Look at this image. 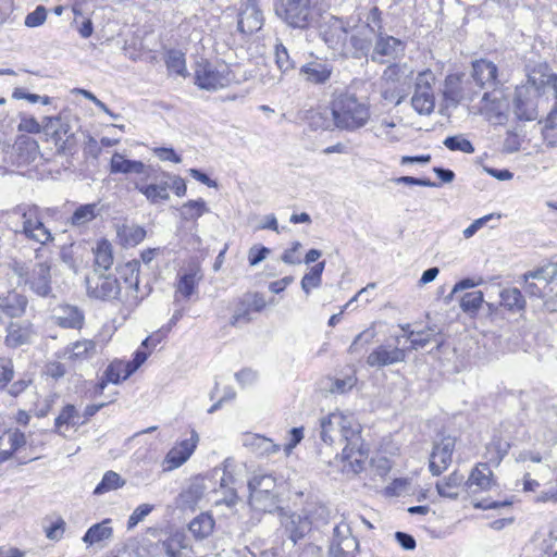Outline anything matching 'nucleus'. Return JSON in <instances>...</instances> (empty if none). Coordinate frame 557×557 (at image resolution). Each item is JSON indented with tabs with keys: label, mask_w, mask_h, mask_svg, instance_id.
Wrapping results in <instances>:
<instances>
[{
	"label": "nucleus",
	"mask_w": 557,
	"mask_h": 557,
	"mask_svg": "<svg viewBox=\"0 0 557 557\" xmlns=\"http://www.w3.org/2000/svg\"><path fill=\"white\" fill-rule=\"evenodd\" d=\"M320 437L325 444L336 441L345 443L343 461L348 462L354 473L360 472L369 455V448L360 435V424L351 416L332 412L320 420Z\"/></svg>",
	"instance_id": "obj_1"
},
{
	"label": "nucleus",
	"mask_w": 557,
	"mask_h": 557,
	"mask_svg": "<svg viewBox=\"0 0 557 557\" xmlns=\"http://www.w3.org/2000/svg\"><path fill=\"white\" fill-rule=\"evenodd\" d=\"M41 248L35 250V258L38 260L34 264L24 261H14L12 265L13 273L18 277L32 293L41 298L53 296L50 260H39L41 258Z\"/></svg>",
	"instance_id": "obj_2"
},
{
	"label": "nucleus",
	"mask_w": 557,
	"mask_h": 557,
	"mask_svg": "<svg viewBox=\"0 0 557 557\" xmlns=\"http://www.w3.org/2000/svg\"><path fill=\"white\" fill-rule=\"evenodd\" d=\"M331 113L334 125L346 131L363 127L370 119V108L352 94H342L332 102Z\"/></svg>",
	"instance_id": "obj_3"
},
{
	"label": "nucleus",
	"mask_w": 557,
	"mask_h": 557,
	"mask_svg": "<svg viewBox=\"0 0 557 557\" xmlns=\"http://www.w3.org/2000/svg\"><path fill=\"white\" fill-rule=\"evenodd\" d=\"M497 75L498 69L492 61L481 59L472 63L470 78L473 81L475 87L479 91L482 89H492V91H484L482 96V102H484L483 109L500 112L506 103H503V100L498 97L502 92L496 90L499 85Z\"/></svg>",
	"instance_id": "obj_4"
},
{
	"label": "nucleus",
	"mask_w": 557,
	"mask_h": 557,
	"mask_svg": "<svg viewBox=\"0 0 557 557\" xmlns=\"http://www.w3.org/2000/svg\"><path fill=\"white\" fill-rule=\"evenodd\" d=\"M249 505L263 512L277 508L278 493L276 480L270 473L257 472L248 481Z\"/></svg>",
	"instance_id": "obj_5"
},
{
	"label": "nucleus",
	"mask_w": 557,
	"mask_h": 557,
	"mask_svg": "<svg viewBox=\"0 0 557 557\" xmlns=\"http://www.w3.org/2000/svg\"><path fill=\"white\" fill-rule=\"evenodd\" d=\"M275 15L287 26L306 29L314 21L312 0H274Z\"/></svg>",
	"instance_id": "obj_6"
},
{
	"label": "nucleus",
	"mask_w": 557,
	"mask_h": 557,
	"mask_svg": "<svg viewBox=\"0 0 557 557\" xmlns=\"http://www.w3.org/2000/svg\"><path fill=\"white\" fill-rule=\"evenodd\" d=\"M12 213L21 215L23 220L21 233L27 239L40 245L53 242L54 237L51 231L44 224L38 206L22 203L14 207Z\"/></svg>",
	"instance_id": "obj_7"
},
{
	"label": "nucleus",
	"mask_w": 557,
	"mask_h": 557,
	"mask_svg": "<svg viewBox=\"0 0 557 557\" xmlns=\"http://www.w3.org/2000/svg\"><path fill=\"white\" fill-rule=\"evenodd\" d=\"M234 75L226 64H214L207 60L197 62L195 69L196 85L206 90L214 91L227 87Z\"/></svg>",
	"instance_id": "obj_8"
},
{
	"label": "nucleus",
	"mask_w": 557,
	"mask_h": 557,
	"mask_svg": "<svg viewBox=\"0 0 557 557\" xmlns=\"http://www.w3.org/2000/svg\"><path fill=\"white\" fill-rule=\"evenodd\" d=\"M75 119L69 113L62 112L57 116H45L42 119V128L47 135H50L59 150L70 149L74 140L72 122Z\"/></svg>",
	"instance_id": "obj_9"
},
{
	"label": "nucleus",
	"mask_w": 557,
	"mask_h": 557,
	"mask_svg": "<svg viewBox=\"0 0 557 557\" xmlns=\"http://www.w3.org/2000/svg\"><path fill=\"white\" fill-rule=\"evenodd\" d=\"M86 290L89 298L109 301L117 298L121 293V285L115 276L92 271L86 277Z\"/></svg>",
	"instance_id": "obj_10"
},
{
	"label": "nucleus",
	"mask_w": 557,
	"mask_h": 557,
	"mask_svg": "<svg viewBox=\"0 0 557 557\" xmlns=\"http://www.w3.org/2000/svg\"><path fill=\"white\" fill-rule=\"evenodd\" d=\"M473 81L459 75H448L445 78L443 96L448 106L457 107L463 101H472L479 95Z\"/></svg>",
	"instance_id": "obj_11"
},
{
	"label": "nucleus",
	"mask_w": 557,
	"mask_h": 557,
	"mask_svg": "<svg viewBox=\"0 0 557 557\" xmlns=\"http://www.w3.org/2000/svg\"><path fill=\"white\" fill-rule=\"evenodd\" d=\"M358 540L352 535L350 525L344 521L333 528L329 545V557H356Z\"/></svg>",
	"instance_id": "obj_12"
},
{
	"label": "nucleus",
	"mask_w": 557,
	"mask_h": 557,
	"mask_svg": "<svg viewBox=\"0 0 557 557\" xmlns=\"http://www.w3.org/2000/svg\"><path fill=\"white\" fill-rule=\"evenodd\" d=\"M540 96L533 86H520L515 90L512 109L517 119L534 121L539 117Z\"/></svg>",
	"instance_id": "obj_13"
},
{
	"label": "nucleus",
	"mask_w": 557,
	"mask_h": 557,
	"mask_svg": "<svg viewBox=\"0 0 557 557\" xmlns=\"http://www.w3.org/2000/svg\"><path fill=\"white\" fill-rule=\"evenodd\" d=\"M405 51L406 44L403 40L386 33H380L373 46L371 60L383 64L404 57Z\"/></svg>",
	"instance_id": "obj_14"
},
{
	"label": "nucleus",
	"mask_w": 557,
	"mask_h": 557,
	"mask_svg": "<svg viewBox=\"0 0 557 557\" xmlns=\"http://www.w3.org/2000/svg\"><path fill=\"white\" fill-rule=\"evenodd\" d=\"M455 446L456 437L450 435H442L434 441L429 462L433 475H440L450 466Z\"/></svg>",
	"instance_id": "obj_15"
},
{
	"label": "nucleus",
	"mask_w": 557,
	"mask_h": 557,
	"mask_svg": "<svg viewBox=\"0 0 557 557\" xmlns=\"http://www.w3.org/2000/svg\"><path fill=\"white\" fill-rule=\"evenodd\" d=\"M321 36L325 45L341 55L348 37L347 23L342 18L331 16L322 26Z\"/></svg>",
	"instance_id": "obj_16"
},
{
	"label": "nucleus",
	"mask_w": 557,
	"mask_h": 557,
	"mask_svg": "<svg viewBox=\"0 0 557 557\" xmlns=\"http://www.w3.org/2000/svg\"><path fill=\"white\" fill-rule=\"evenodd\" d=\"M263 23V13L260 10L257 0H246L242 3L237 20L238 32L245 35H251L260 30Z\"/></svg>",
	"instance_id": "obj_17"
},
{
	"label": "nucleus",
	"mask_w": 557,
	"mask_h": 557,
	"mask_svg": "<svg viewBox=\"0 0 557 557\" xmlns=\"http://www.w3.org/2000/svg\"><path fill=\"white\" fill-rule=\"evenodd\" d=\"M199 443V435L191 430L190 437L177 442L166 454L164 463L166 470H174L184 465L194 454Z\"/></svg>",
	"instance_id": "obj_18"
},
{
	"label": "nucleus",
	"mask_w": 557,
	"mask_h": 557,
	"mask_svg": "<svg viewBox=\"0 0 557 557\" xmlns=\"http://www.w3.org/2000/svg\"><path fill=\"white\" fill-rule=\"evenodd\" d=\"M28 296L22 292L12 290L0 299V314L2 313L10 320H17L26 317L28 312H34Z\"/></svg>",
	"instance_id": "obj_19"
},
{
	"label": "nucleus",
	"mask_w": 557,
	"mask_h": 557,
	"mask_svg": "<svg viewBox=\"0 0 557 557\" xmlns=\"http://www.w3.org/2000/svg\"><path fill=\"white\" fill-rule=\"evenodd\" d=\"M34 335V325L29 320H10L5 325L4 345L17 348L30 343Z\"/></svg>",
	"instance_id": "obj_20"
},
{
	"label": "nucleus",
	"mask_w": 557,
	"mask_h": 557,
	"mask_svg": "<svg viewBox=\"0 0 557 557\" xmlns=\"http://www.w3.org/2000/svg\"><path fill=\"white\" fill-rule=\"evenodd\" d=\"M333 70V64L329 60L317 58L304 64L299 74L308 84L324 85L331 79Z\"/></svg>",
	"instance_id": "obj_21"
},
{
	"label": "nucleus",
	"mask_w": 557,
	"mask_h": 557,
	"mask_svg": "<svg viewBox=\"0 0 557 557\" xmlns=\"http://www.w3.org/2000/svg\"><path fill=\"white\" fill-rule=\"evenodd\" d=\"M495 485L496 481L494 479L493 471L486 462L478 463L466 480V491L469 495L490 491Z\"/></svg>",
	"instance_id": "obj_22"
},
{
	"label": "nucleus",
	"mask_w": 557,
	"mask_h": 557,
	"mask_svg": "<svg viewBox=\"0 0 557 557\" xmlns=\"http://www.w3.org/2000/svg\"><path fill=\"white\" fill-rule=\"evenodd\" d=\"M52 319L61 327L81 330L85 323V313L77 306L61 304L54 308Z\"/></svg>",
	"instance_id": "obj_23"
},
{
	"label": "nucleus",
	"mask_w": 557,
	"mask_h": 557,
	"mask_svg": "<svg viewBox=\"0 0 557 557\" xmlns=\"http://www.w3.org/2000/svg\"><path fill=\"white\" fill-rule=\"evenodd\" d=\"M282 527L288 535V539L296 544L300 539L308 534L311 530L313 521L308 516L292 512L282 516Z\"/></svg>",
	"instance_id": "obj_24"
},
{
	"label": "nucleus",
	"mask_w": 557,
	"mask_h": 557,
	"mask_svg": "<svg viewBox=\"0 0 557 557\" xmlns=\"http://www.w3.org/2000/svg\"><path fill=\"white\" fill-rule=\"evenodd\" d=\"M406 352L404 349L380 345L373 349L367 358V364L370 367L383 368L405 361Z\"/></svg>",
	"instance_id": "obj_25"
},
{
	"label": "nucleus",
	"mask_w": 557,
	"mask_h": 557,
	"mask_svg": "<svg viewBox=\"0 0 557 557\" xmlns=\"http://www.w3.org/2000/svg\"><path fill=\"white\" fill-rule=\"evenodd\" d=\"M466 488V479L459 471H454L436 482L435 488L441 497L456 500L460 491Z\"/></svg>",
	"instance_id": "obj_26"
},
{
	"label": "nucleus",
	"mask_w": 557,
	"mask_h": 557,
	"mask_svg": "<svg viewBox=\"0 0 557 557\" xmlns=\"http://www.w3.org/2000/svg\"><path fill=\"white\" fill-rule=\"evenodd\" d=\"M371 40L361 33L348 35L342 57L361 59L367 57L371 49Z\"/></svg>",
	"instance_id": "obj_27"
},
{
	"label": "nucleus",
	"mask_w": 557,
	"mask_h": 557,
	"mask_svg": "<svg viewBox=\"0 0 557 557\" xmlns=\"http://www.w3.org/2000/svg\"><path fill=\"white\" fill-rule=\"evenodd\" d=\"M440 334L441 332L433 325L426 326L424 330L420 331H410L407 335V339L411 344V349L414 350L424 348L431 342H436V349H440L443 345V341L437 338Z\"/></svg>",
	"instance_id": "obj_28"
},
{
	"label": "nucleus",
	"mask_w": 557,
	"mask_h": 557,
	"mask_svg": "<svg viewBox=\"0 0 557 557\" xmlns=\"http://www.w3.org/2000/svg\"><path fill=\"white\" fill-rule=\"evenodd\" d=\"M215 521L209 512H201L188 524V530L196 541L208 539L214 530Z\"/></svg>",
	"instance_id": "obj_29"
},
{
	"label": "nucleus",
	"mask_w": 557,
	"mask_h": 557,
	"mask_svg": "<svg viewBox=\"0 0 557 557\" xmlns=\"http://www.w3.org/2000/svg\"><path fill=\"white\" fill-rule=\"evenodd\" d=\"M147 166L141 161L128 160L123 154L114 152L110 162V172L113 174H145Z\"/></svg>",
	"instance_id": "obj_30"
},
{
	"label": "nucleus",
	"mask_w": 557,
	"mask_h": 557,
	"mask_svg": "<svg viewBox=\"0 0 557 557\" xmlns=\"http://www.w3.org/2000/svg\"><path fill=\"white\" fill-rule=\"evenodd\" d=\"M139 270L140 262L137 260L128 261L119 268V273L124 280L126 288L129 289L131 296L135 299L138 298Z\"/></svg>",
	"instance_id": "obj_31"
},
{
	"label": "nucleus",
	"mask_w": 557,
	"mask_h": 557,
	"mask_svg": "<svg viewBox=\"0 0 557 557\" xmlns=\"http://www.w3.org/2000/svg\"><path fill=\"white\" fill-rule=\"evenodd\" d=\"M244 445L259 456H270L280 450V445L274 444L272 440L259 434L247 435Z\"/></svg>",
	"instance_id": "obj_32"
},
{
	"label": "nucleus",
	"mask_w": 557,
	"mask_h": 557,
	"mask_svg": "<svg viewBox=\"0 0 557 557\" xmlns=\"http://www.w3.org/2000/svg\"><path fill=\"white\" fill-rule=\"evenodd\" d=\"M206 490L203 479L196 478L188 487L180 494L182 505L187 508H194L202 499Z\"/></svg>",
	"instance_id": "obj_33"
},
{
	"label": "nucleus",
	"mask_w": 557,
	"mask_h": 557,
	"mask_svg": "<svg viewBox=\"0 0 557 557\" xmlns=\"http://www.w3.org/2000/svg\"><path fill=\"white\" fill-rule=\"evenodd\" d=\"M413 70L408 63H393L383 72V78L388 83L407 84L412 79Z\"/></svg>",
	"instance_id": "obj_34"
},
{
	"label": "nucleus",
	"mask_w": 557,
	"mask_h": 557,
	"mask_svg": "<svg viewBox=\"0 0 557 557\" xmlns=\"http://www.w3.org/2000/svg\"><path fill=\"white\" fill-rule=\"evenodd\" d=\"M97 354V344L91 339L77 341L65 348L64 356L71 360L90 358Z\"/></svg>",
	"instance_id": "obj_35"
},
{
	"label": "nucleus",
	"mask_w": 557,
	"mask_h": 557,
	"mask_svg": "<svg viewBox=\"0 0 557 557\" xmlns=\"http://www.w3.org/2000/svg\"><path fill=\"white\" fill-rule=\"evenodd\" d=\"M113 264V251L112 245L107 240L102 239L98 242L95 249V269L106 273Z\"/></svg>",
	"instance_id": "obj_36"
},
{
	"label": "nucleus",
	"mask_w": 557,
	"mask_h": 557,
	"mask_svg": "<svg viewBox=\"0 0 557 557\" xmlns=\"http://www.w3.org/2000/svg\"><path fill=\"white\" fill-rule=\"evenodd\" d=\"M161 545L168 557H183L182 550L189 547L186 534L180 531L172 533Z\"/></svg>",
	"instance_id": "obj_37"
},
{
	"label": "nucleus",
	"mask_w": 557,
	"mask_h": 557,
	"mask_svg": "<svg viewBox=\"0 0 557 557\" xmlns=\"http://www.w3.org/2000/svg\"><path fill=\"white\" fill-rule=\"evenodd\" d=\"M100 208L99 205L94 203H86L81 205L75 209L72 216L70 218V224L72 226H83L96 219L100 214Z\"/></svg>",
	"instance_id": "obj_38"
},
{
	"label": "nucleus",
	"mask_w": 557,
	"mask_h": 557,
	"mask_svg": "<svg viewBox=\"0 0 557 557\" xmlns=\"http://www.w3.org/2000/svg\"><path fill=\"white\" fill-rule=\"evenodd\" d=\"M169 188L170 184L168 182L147 185L136 184V189L145 195L151 203H159L160 201L168 200L170 198Z\"/></svg>",
	"instance_id": "obj_39"
},
{
	"label": "nucleus",
	"mask_w": 557,
	"mask_h": 557,
	"mask_svg": "<svg viewBox=\"0 0 557 557\" xmlns=\"http://www.w3.org/2000/svg\"><path fill=\"white\" fill-rule=\"evenodd\" d=\"M109 523L110 520H104L91 525L83 536V542L87 545H94L101 541L109 540L113 534V530L109 527Z\"/></svg>",
	"instance_id": "obj_40"
},
{
	"label": "nucleus",
	"mask_w": 557,
	"mask_h": 557,
	"mask_svg": "<svg viewBox=\"0 0 557 557\" xmlns=\"http://www.w3.org/2000/svg\"><path fill=\"white\" fill-rule=\"evenodd\" d=\"M413 110L421 115H429L434 111L435 97L434 92H423L414 90L411 98Z\"/></svg>",
	"instance_id": "obj_41"
},
{
	"label": "nucleus",
	"mask_w": 557,
	"mask_h": 557,
	"mask_svg": "<svg viewBox=\"0 0 557 557\" xmlns=\"http://www.w3.org/2000/svg\"><path fill=\"white\" fill-rule=\"evenodd\" d=\"M234 484L233 476L231 474L226 475L224 472L223 478L221 479V490H223V497L220 499H216L214 502V506L225 505L228 508H233L239 500V497L233 486Z\"/></svg>",
	"instance_id": "obj_42"
},
{
	"label": "nucleus",
	"mask_w": 557,
	"mask_h": 557,
	"mask_svg": "<svg viewBox=\"0 0 557 557\" xmlns=\"http://www.w3.org/2000/svg\"><path fill=\"white\" fill-rule=\"evenodd\" d=\"M500 301L504 307L507 309L515 311V310H522L525 306V300L521 292L516 288H506L502 290L500 293Z\"/></svg>",
	"instance_id": "obj_43"
},
{
	"label": "nucleus",
	"mask_w": 557,
	"mask_h": 557,
	"mask_svg": "<svg viewBox=\"0 0 557 557\" xmlns=\"http://www.w3.org/2000/svg\"><path fill=\"white\" fill-rule=\"evenodd\" d=\"M542 135L547 146L557 147V107L545 119Z\"/></svg>",
	"instance_id": "obj_44"
},
{
	"label": "nucleus",
	"mask_w": 557,
	"mask_h": 557,
	"mask_svg": "<svg viewBox=\"0 0 557 557\" xmlns=\"http://www.w3.org/2000/svg\"><path fill=\"white\" fill-rule=\"evenodd\" d=\"M124 484L125 480H123L119 473L114 471H107L100 483L96 486L94 494L102 495L107 492L117 490L124 486Z\"/></svg>",
	"instance_id": "obj_45"
},
{
	"label": "nucleus",
	"mask_w": 557,
	"mask_h": 557,
	"mask_svg": "<svg viewBox=\"0 0 557 557\" xmlns=\"http://www.w3.org/2000/svg\"><path fill=\"white\" fill-rule=\"evenodd\" d=\"M209 209L207 208V203L203 199L189 200L182 206L181 216L186 221L197 220Z\"/></svg>",
	"instance_id": "obj_46"
},
{
	"label": "nucleus",
	"mask_w": 557,
	"mask_h": 557,
	"mask_svg": "<svg viewBox=\"0 0 557 557\" xmlns=\"http://www.w3.org/2000/svg\"><path fill=\"white\" fill-rule=\"evenodd\" d=\"M166 67L170 72L181 76H186V60L185 54L180 50H169L165 58Z\"/></svg>",
	"instance_id": "obj_47"
},
{
	"label": "nucleus",
	"mask_w": 557,
	"mask_h": 557,
	"mask_svg": "<svg viewBox=\"0 0 557 557\" xmlns=\"http://www.w3.org/2000/svg\"><path fill=\"white\" fill-rule=\"evenodd\" d=\"M197 288L196 273H185L177 282L175 290V301L178 300V295L185 299H189Z\"/></svg>",
	"instance_id": "obj_48"
},
{
	"label": "nucleus",
	"mask_w": 557,
	"mask_h": 557,
	"mask_svg": "<svg viewBox=\"0 0 557 557\" xmlns=\"http://www.w3.org/2000/svg\"><path fill=\"white\" fill-rule=\"evenodd\" d=\"M483 297L481 290L466 293L460 299V308L463 312L475 313L484 301Z\"/></svg>",
	"instance_id": "obj_49"
},
{
	"label": "nucleus",
	"mask_w": 557,
	"mask_h": 557,
	"mask_svg": "<svg viewBox=\"0 0 557 557\" xmlns=\"http://www.w3.org/2000/svg\"><path fill=\"white\" fill-rule=\"evenodd\" d=\"M250 310L249 304L247 300H245L243 297L238 299L234 313L230 320V324L232 326H238L244 323H249L251 321L250 317Z\"/></svg>",
	"instance_id": "obj_50"
},
{
	"label": "nucleus",
	"mask_w": 557,
	"mask_h": 557,
	"mask_svg": "<svg viewBox=\"0 0 557 557\" xmlns=\"http://www.w3.org/2000/svg\"><path fill=\"white\" fill-rule=\"evenodd\" d=\"M444 145L450 151H461L465 153L474 152V147L471 141L465 138L462 135L448 136L444 140Z\"/></svg>",
	"instance_id": "obj_51"
},
{
	"label": "nucleus",
	"mask_w": 557,
	"mask_h": 557,
	"mask_svg": "<svg viewBox=\"0 0 557 557\" xmlns=\"http://www.w3.org/2000/svg\"><path fill=\"white\" fill-rule=\"evenodd\" d=\"M394 122H389L387 120H383L380 125L374 127V135L377 138H381L385 140L388 144H395L400 140L401 136L397 135L393 132V128L395 127Z\"/></svg>",
	"instance_id": "obj_52"
},
{
	"label": "nucleus",
	"mask_w": 557,
	"mask_h": 557,
	"mask_svg": "<svg viewBox=\"0 0 557 557\" xmlns=\"http://www.w3.org/2000/svg\"><path fill=\"white\" fill-rule=\"evenodd\" d=\"M435 75L431 70H424L418 73L414 79V90L423 92H433Z\"/></svg>",
	"instance_id": "obj_53"
},
{
	"label": "nucleus",
	"mask_w": 557,
	"mask_h": 557,
	"mask_svg": "<svg viewBox=\"0 0 557 557\" xmlns=\"http://www.w3.org/2000/svg\"><path fill=\"white\" fill-rule=\"evenodd\" d=\"M20 122L17 124V131L27 134H39L44 132L42 122L39 123L34 116L21 113L18 115Z\"/></svg>",
	"instance_id": "obj_54"
},
{
	"label": "nucleus",
	"mask_w": 557,
	"mask_h": 557,
	"mask_svg": "<svg viewBox=\"0 0 557 557\" xmlns=\"http://www.w3.org/2000/svg\"><path fill=\"white\" fill-rule=\"evenodd\" d=\"M47 20V9L38 5L36 9L25 16L24 24L26 27L35 28L44 25Z\"/></svg>",
	"instance_id": "obj_55"
},
{
	"label": "nucleus",
	"mask_w": 557,
	"mask_h": 557,
	"mask_svg": "<svg viewBox=\"0 0 557 557\" xmlns=\"http://www.w3.org/2000/svg\"><path fill=\"white\" fill-rule=\"evenodd\" d=\"M66 523L61 518L58 517L54 521H52L49 525H45V534L51 541H59L62 539L65 532Z\"/></svg>",
	"instance_id": "obj_56"
},
{
	"label": "nucleus",
	"mask_w": 557,
	"mask_h": 557,
	"mask_svg": "<svg viewBox=\"0 0 557 557\" xmlns=\"http://www.w3.org/2000/svg\"><path fill=\"white\" fill-rule=\"evenodd\" d=\"M153 510V505L141 504L135 508L127 521V529L132 530Z\"/></svg>",
	"instance_id": "obj_57"
},
{
	"label": "nucleus",
	"mask_w": 557,
	"mask_h": 557,
	"mask_svg": "<svg viewBox=\"0 0 557 557\" xmlns=\"http://www.w3.org/2000/svg\"><path fill=\"white\" fill-rule=\"evenodd\" d=\"M374 338V333L372 331H363L356 336L354 342L348 348L350 354H360L367 345H369Z\"/></svg>",
	"instance_id": "obj_58"
},
{
	"label": "nucleus",
	"mask_w": 557,
	"mask_h": 557,
	"mask_svg": "<svg viewBox=\"0 0 557 557\" xmlns=\"http://www.w3.org/2000/svg\"><path fill=\"white\" fill-rule=\"evenodd\" d=\"M77 417V411L73 405H66L61 413L55 418V428L60 429L62 425L77 424L75 418Z\"/></svg>",
	"instance_id": "obj_59"
},
{
	"label": "nucleus",
	"mask_w": 557,
	"mask_h": 557,
	"mask_svg": "<svg viewBox=\"0 0 557 557\" xmlns=\"http://www.w3.org/2000/svg\"><path fill=\"white\" fill-rule=\"evenodd\" d=\"M275 60L276 64L283 72H286L294 67V64L289 58L288 51L283 44L275 46Z\"/></svg>",
	"instance_id": "obj_60"
},
{
	"label": "nucleus",
	"mask_w": 557,
	"mask_h": 557,
	"mask_svg": "<svg viewBox=\"0 0 557 557\" xmlns=\"http://www.w3.org/2000/svg\"><path fill=\"white\" fill-rule=\"evenodd\" d=\"M123 369L124 363L115 360L107 367L103 375L107 377V381H110L113 384H119L121 380H123Z\"/></svg>",
	"instance_id": "obj_61"
},
{
	"label": "nucleus",
	"mask_w": 557,
	"mask_h": 557,
	"mask_svg": "<svg viewBox=\"0 0 557 557\" xmlns=\"http://www.w3.org/2000/svg\"><path fill=\"white\" fill-rule=\"evenodd\" d=\"M357 383V377L355 375H347L344 379H336L332 383L330 391L332 393L344 394L350 391Z\"/></svg>",
	"instance_id": "obj_62"
},
{
	"label": "nucleus",
	"mask_w": 557,
	"mask_h": 557,
	"mask_svg": "<svg viewBox=\"0 0 557 557\" xmlns=\"http://www.w3.org/2000/svg\"><path fill=\"white\" fill-rule=\"evenodd\" d=\"M393 182L397 185H408V186H425V187H438L440 184L432 182L429 178H418L413 176H399L393 180Z\"/></svg>",
	"instance_id": "obj_63"
},
{
	"label": "nucleus",
	"mask_w": 557,
	"mask_h": 557,
	"mask_svg": "<svg viewBox=\"0 0 557 557\" xmlns=\"http://www.w3.org/2000/svg\"><path fill=\"white\" fill-rule=\"evenodd\" d=\"M270 253V249L264 246H252L248 251V261L251 267L258 265Z\"/></svg>",
	"instance_id": "obj_64"
}]
</instances>
